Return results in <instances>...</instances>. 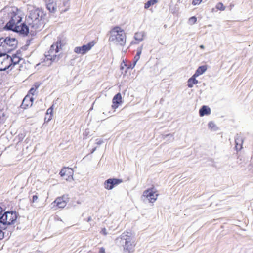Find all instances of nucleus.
Segmentation results:
<instances>
[{
  "instance_id": "nucleus-1",
  "label": "nucleus",
  "mask_w": 253,
  "mask_h": 253,
  "mask_svg": "<svg viewBox=\"0 0 253 253\" xmlns=\"http://www.w3.org/2000/svg\"><path fill=\"white\" fill-rule=\"evenodd\" d=\"M45 14L43 11L39 8L30 11L25 21L14 26L10 31L18 33L23 36H27L29 33V26L34 29H40L44 24Z\"/></svg>"
},
{
  "instance_id": "nucleus-2",
  "label": "nucleus",
  "mask_w": 253,
  "mask_h": 253,
  "mask_svg": "<svg viewBox=\"0 0 253 253\" xmlns=\"http://www.w3.org/2000/svg\"><path fill=\"white\" fill-rule=\"evenodd\" d=\"M115 242L119 246L123 247L125 253L133 252L135 247V239L131 232H125L115 240Z\"/></svg>"
},
{
  "instance_id": "nucleus-3",
  "label": "nucleus",
  "mask_w": 253,
  "mask_h": 253,
  "mask_svg": "<svg viewBox=\"0 0 253 253\" xmlns=\"http://www.w3.org/2000/svg\"><path fill=\"white\" fill-rule=\"evenodd\" d=\"M4 12L7 11L10 19L4 27V29L7 31L13 30L14 26L20 24L22 20L23 13L16 7L5 8Z\"/></svg>"
},
{
  "instance_id": "nucleus-4",
  "label": "nucleus",
  "mask_w": 253,
  "mask_h": 253,
  "mask_svg": "<svg viewBox=\"0 0 253 253\" xmlns=\"http://www.w3.org/2000/svg\"><path fill=\"white\" fill-rule=\"evenodd\" d=\"M109 42L116 45L124 46L126 42V36L124 30L119 26L113 27L109 32Z\"/></svg>"
},
{
  "instance_id": "nucleus-5",
  "label": "nucleus",
  "mask_w": 253,
  "mask_h": 253,
  "mask_svg": "<svg viewBox=\"0 0 253 253\" xmlns=\"http://www.w3.org/2000/svg\"><path fill=\"white\" fill-rule=\"evenodd\" d=\"M20 60L16 54H13L12 57L6 53L0 54V71H6L11 66H14L19 63Z\"/></svg>"
},
{
  "instance_id": "nucleus-6",
  "label": "nucleus",
  "mask_w": 253,
  "mask_h": 253,
  "mask_svg": "<svg viewBox=\"0 0 253 253\" xmlns=\"http://www.w3.org/2000/svg\"><path fill=\"white\" fill-rule=\"evenodd\" d=\"M17 218V213L15 211H6L0 216V228L6 230L7 226L14 223Z\"/></svg>"
},
{
  "instance_id": "nucleus-7",
  "label": "nucleus",
  "mask_w": 253,
  "mask_h": 253,
  "mask_svg": "<svg viewBox=\"0 0 253 253\" xmlns=\"http://www.w3.org/2000/svg\"><path fill=\"white\" fill-rule=\"evenodd\" d=\"M61 41L60 40L58 39L56 42L55 43H53L51 46L50 50L49 51V53L50 54L48 55H45V57L47 59V60H49L51 62L58 61L59 58V55H52L51 54L53 53L54 51H55V53H58L59 51V49L61 48Z\"/></svg>"
},
{
  "instance_id": "nucleus-8",
  "label": "nucleus",
  "mask_w": 253,
  "mask_h": 253,
  "mask_svg": "<svg viewBox=\"0 0 253 253\" xmlns=\"http://www.w3.org/2000/svg\"><path fill=\"white\" fill-rule=\"evenodd\" d=\"M156 192L157 190L154 186L148 188L143 191L142 199L144 200L143 198H145L147 199L149 202L154 203L156 201L159 195Z\"/></svg>"
},
{
  "instance_id": "nucleus-9",
  "label": "nucleus",
  "mask_w": 253,
  "mask_h": 253,
  "mask_svg": "<svg viewBox=\"0 0 253 253\" xmlns=\"http://www.w3.org/2000/svg\"><path fill=\"white\" fill-rule=\"evenodd\" d=\"M123 182L122 179L112 178L106 180L104 182V187L107 190H111L115 186Z\"/></svg>"
},
{
  "instance_id": "nucleus-10",
  "label": "nucleus",
  "mask_w": 253,
  "mask_h": 253,
  "mask_svg": "<svg viewBox=\"0 0 253 253\" xmlns=\"http://www.w3.org/2000/svg\"><path fill=\"white\" fill-rule=\"evenodd\" d=\"M94 45V43L93 41L89 42L86 44L75 47L74 49V52L77 54H81L82 55L85 54L91 49Z\"/></svg>"
},
{
  "instance_id": "nucleus-11",
  "label": "nucleus",
  "mask_w": 253,
  "mask_h": 253,
  "mask_svg": "<svg viewBox=\"0 0 253 253\" xmlns=\"http://www.w3.org/2000/svg\"><path fill=\"white\" fill-rule=\"evenodd\" d=\"M3 44L4 45V48H7V46L11 47V49H7V52H9L17 46V41L15 38L7 37L3 40Z\"/></svg>"
},
{
  "instance_id": "nucleus-12",
  "label": "nucleus",
  "mask_w": 253,
  "mask_h": 253,
  "mask_svg": "<svg viewBox=\"0 0 253 253\" xmlns=\"http://www.w3.org/2000/svg\"><path fill=\"white\" fill-rule=\"evenodd\" d=\"M122 95L120 93H117L113 98L112 99V108L114 110L113 112L115 111V109H117L118 106L122 103Z\"/></svg>"
},
{
  "instance_id": "nucleus-13",
  "label": "nucleus",
  "mask_w": 253,
  "mask_h": 253,
  "mask_svg": "<svg viewBox=\"0 0 253 253\" xmlns=\"http://www.w3.org/2000/svg\"><path fill=\"white\" fill-rule=\"evenodd\" d=\"M243 142V140L242 138L238 134H237L235 136V149L237 152L240 151L242 148Z\"/></svg>"
},
{
  "instance_id": "nucleus-14",
  "label": "nucleus",
  "mask_w": 253,
  "mask_h": 253,
  "mask_svg": "<svg viewBox=\"0 0 253 253\" xmlns=\"http://www.w3.org/2000/svg\"><path fill=\"white\" fill-rule=\"evenodd\" d=\"M199 113L201 117L209 115L211 113V109L208 106L203 105L200 109Z\"/></svg>"
},
{
  "instance_id": "nucleus-15",
  "label": "nucleus",
  "mask_w": 253,
  "mask_h": 253,
  "mask_svg": "<svg viewBox=\"0 0 253 253\" xmlns=\"http://www.w3.org/2000/svg\"><path fill=\"white\" fill-rule=\"evenodd\" d=\"M63 197H58L54 202V203L56 204V205L59 208H63L66 205V202L63 199Z\"/></svg>"
},
{
  "instance_id": "nucleus-16",
  "label": "nucleus",
  "mask_w": 253,
  "mask_h": 253,
  "mask_svg": "<svg viewBox=\"0 0 253 253\" xmlns=\"http://www.w3.org/2000/svg\"><path fill=\"white\" fill-rule=\"evenodd\" d=\"M49 2L47 3L46 8L47 9L52 13H54L57 9L56 3L54 1H48Z\"/></svg>"
},
{
  "instance_id": "nucleus-17",
  "label": "nucleus",
  "mask_w": 253,
  "mask_h": 253,
  "mask_svg": "<svg viewBox=\"0 0 253 253\" xmlns=\"http://www.w3.org/2000/svg\"><path fill=\"white\" fill-rule=\"evenodd\" d=\"M196 78L197 77L193 74V75L188 80L187 86L188 87L192 88L194 84H198V80H196Z\"/></svg>"
},
{
  "instance_id": "nucleus-18",
  "label": "nucleus",
  "mask_w": 253,
  "mask_h": 253,
  "mask_svg": "<svg viewBox=\"0 0 253 253\" xmlns=\"http://www.w3.org/2000/svg\"><path fill=\"white\" fill-rule=\"evenodd\" d=\"M207 69L206 65L200 66L197 69L194 75L197 77L205 73Z\"/></svg>"
},
{
  "instance_id": "nucleus-19",
  "label": "nucleus",
  "mask_w": 253,
  "mask_h": 253,
  "mask_svg": "<svg viewBox=\"0 0 253 253\" xmlns=\"http://www.w3.org/2000/svg\"><path fill=\"white\" fill-rule=\"evenodd\" d=\"M72 170L71 169L63 168L61 170V171L60 172V175L62 177H64L66 176L69 177L70 176H72L71 175L72 172L70 171Z\"/></svg>"
},
{
  "instance_id": "nucleus-20",
  "label": "nucleus",
  "mask_w": 253,
  "mask_h": 253,
  "mask_svg": "<svg viewBox=\"0 0 253 253\" xmlns=\"http://www.w3.org/2000/svg\"><path fill=\"white\" fill-rule=\"evenodd\" d=\"M178 2V1H177L176 3L174 4L172 2V1H171V3L169 5L170 10L173 14H175V13H177L179 10V7L178 4L177 3Z\"/></svg>"
},
{
  "instance_id": "nucleus-21",
  "label": "nucleus",
  "mask_w": 253,
  "mask_h": 253,
  "mask_svg": "<svg viewBox=\"0 0 253 253\" xmlns=\"http://www.w3.org/2000/svg\"><path fill=\"white\" fill-rule=\"evenodd\" d=\"M29 101H30V96L27 95L23 99L22 104L20 105L21 108L24 109H26L28 106H29Z\"/></svg>"
},
{
  "instance_id": "nucleus-22",
  "label": "nucleus",
  "mask_w": 253,
  "mask_h": 253,
  "mask_svg": "<svg viewBox=\"0 0 253 253\" xmlns=\"http://www.w3.org/2000/svg\"><path fill=\"white\" fill-rule=\"evenodd\" d=\"M208 127L211 131H217L219 129V127L215 125L214 122L210 121L208 123Z\"/></svg>"
},
{
  "instance_id": "nucleus-23",
  "label": "nucleus",
  "mask_w": 253,
  "mask_h": 253,
  "mask_svg": "<svg viewBox=\"0 0 253 253\" xmlns=\"http://www.w3.org/2000/svg\"><path fill=\"white\" fill-rule=\"evenodd\" d=\"M144 37V33L143 32H138L135 33L134 38L135 40L138 42L143 41Z\"/></svg>"
},
{
  "instance_id": "nucleus-24",
  "label": "nucleus",
  "mask_w": 253,
  "mask_h": 253,
  "mask_svg": "<svg viewBox=\"0 0 253 253\" xmlns=\"http://www.w3.org/2000/svg\"><path fill=\"white\" fill-rule=\"evenodd\" d=\"M225 9V6L223 5V3L221 2H219L216 5L215 8H213L211 9V11L214 12L215 11H217L218 10L223 11Z\"/></svg>"
},
{
  "instance_id": "nucleus-25",
  "label": "nucleus",
  "mask_w": 253,
  "mask_h": 253,
  "mask_svg": "<svg viewBox=\"0 0 253 253\" xmlns=\"http://www.w3.org/2000/svg\"><path fill=\"white\" fill-rule=\"evenodd\" d=\"M158 1H147V2L145 4V9H148L151 5H153L156 4Z\"/></svg>"
},
{
  "instance_id": "nucleus-26",
  "label": "nucleus",
  "mask_w": 253,
  "mask_h": 253,
  "mask_svg": "<svg viewBox=\"0 0 253 253\" xmlns=\"http://www.w3.org/2000/svg\"><path fill=\"white\" fill-rule=\"evenodd\" d=\"M53 105L51 106L50 108H49L47 111H46V114L48 115L50 114L49 117L48 119V121H49L51 119L52 116V113H53Z\"/></svg>"
},
{
  "instance_id": "nucleus-27",
  "label": "nucleus",
  "mask_w": 253,
  "mask_h": 253,
  "mask_svg": "<svg viewBox=\"0 0 253 253\" xmlns=\"http://www.w3.org/2000/svg\"><path fill=\"white\" fill-rule=\"evenodd\" d=\"M197 21V18L196 16H192L190 18H189L188 20V23L190 25H193L195 24Z\"/></svg>"
},
{
  "instance_id": "nucleus-28",
  "label": "nucleus",
  "mask_w": 253,
  "mask_h": 253,
  "mask_svg": "<svg viewBox=\"0 0 253 253\" xmlns=\"http://www.w3.org/2000/svg\"><path fill=\"white\" fill-rule=\"evenodd\" d=\"M163 138L164 139H166L167 138H169L170 140V141L172 140L173 139V135L170 134V133H169V134H166V135H163Z\"/></svg>"
},
{
  "instance_id": "nucleus-29",
  "label": "nucleus",
  "mask_w": 253,
  "mask_h": 253,
  "mask_svg": "<svg viewBox=\"0 0 253 253\" xmlns=\"http://www.w3.org/2000/svg\"><path fill=\"white\" fill-rule=\"evenodd\" d=\"M142 49H143V46L141 45L140 47H138L137 49V53L135 55L140 57V55L142 53Z\"/></svg>"
},
{
  "instance_id": "nucleus-30",
  "label": "nucleus",
  "mask_w": 253,
  "mask_h": 253,
  "mask_svg": "<svg viewBox=\"0 0 253 253\" xmlns=\"http://www.w3.org/2000/svg\"><path fill=\"white\" fill-rule=\"evenodd\" d=\"M124 65L127 67V69H132L134 68L135 64L134 63H130L129 64H126L125 62H124Z\"/></svg>"
},
{
  "instance_id": "nucleus-31",
  "label": "nucleus",
  "mask_w": 253,
  "mask_h": 253,
  "mask_svg": "<svg viewBox=\"0 0 253 253\" xmlns=\"http://www.w3.org/2000/svg\"><path fill=\"white\" fill-rule=\"evenodd\" d=\"M2 230V229L0 228V240H1L4 238L5 232H3Z\"/></svg>"
},
{
  "instance_id": "nucleus-32",
  "label": "nucleus",
  "mask_w": 253,
  "mask_h": 253,
  "mask_svg": "<svg viewBox=\"0 0 253 253\" xmlns=\"http://www.w3.org/2000/svg\"><path fill=\"white\" fill-rule=\"evenodd\" d=\"M101 234H103L104 235H107V231H106V229L105 228H103L101 229L100 232Z\"/></svg>"
},
{
  "instance_id": "nucleus-33",
  "label": "nucleus",
  "mask_w": 253,
  "mask_h": 253,
  "mask_svg": "<svg viewBox=\"0 0 253 253\" xmlns=\"http://www.w3.org/2000/svg\"><path fill=\"white\" fill-rule=\"evenodd\" d=\"M139 59H140V57L139 56H137L135 55L134 56V58L133 63H134V64L136 65V63L139 60Z\"/></svg>"
},
{
  "instance_id": "nucleus-34",
  "label": "nucleus",
  "mask_w": 253,
  "mask_h": 253,
  "mask_svg": "<svg viewBox=\"0 0 253 253\" xmlns=\"http://www.w3.org/2000/svg\"><path fill=\"white\" fill-rule=\"evenodd\" d=\"M139 59H140V57L139 56H137L135 55L134 56V58L133 63H134V64L136 65V63L139 60Z\"/></svg>"
},
{
  "instance_id": "nucleus-35",
  "label": "nucleus",
  "mask_w": 253,
  "mask_h": 253,
  "mask_svg": "<svg viewBox=\"0 0 253 253\" xmlns=\"http://www.w3.org/2000/svg\"><path fill=\"white\" fill-rule=\"evenodd\" d=\"M35 90H36V89H35V88H34V87H31V89L29 90V92H28V93H29V94H32V95H34V92H35Z\"/></svg>"
},
{
  "instance_id": "nucleus-36",
  "label": "nucleus",
  "mask_w": 253,
  "mask_h": 253,
  "mask_svg": "<svg viewBox=\"0 0 253 253\" xmlns=\"http://www.w3.org/2000/svg\"><path fill=\"white\" fill-rule=\"evenodd\" d=\"M202 1H192V4L193 5H199Z\"/></svg>"
},
{
  "instance_id": "nucleus-37",
  "label": "nucleus",
  "mask_w": 253,
  "mask_h": 253,
  "mask_svg": "<svg viewBox=\"0 0 253 253\" xmlns=\"http://www.w3.org/2000/svg\"><path fill=\"white\" fill-rule=\"evenodd\" d=\"M4 38H0V47H1L2 48H4V45L3 44V40Z\"/></svg>"
},
{
  "instance_id": "nucleus-38",
  "label": "nucleus",
  "mask_w": 253,
  "mask_h": 253,
  "mask_svg": "<svg viewBox=\"0 0 253 253\" xmlns=\"http://www.w3.org/2000/svg\"><path fill=\"white\" fill-rule=\"evenodd\" d=\"M38 198V197L37 195H33L32 197V203L35 202L37 200Z\"/></svg>"
},
{
  "instance_id": "nucleus-39",
  "label": "nucleus",
  "mask_w": 253,
  "mask_h": 253,
  "mask_svg": "<svg viewBox=\"0 0 253 253\" xmlns=\"http://www.w3.org/2000/svg\"><path fill=\"white\" fill-rule=\"evenodd\" d=\"M96 144H97L98 145H100L103 143V141L101 139H96Z\"/></svg>"
},
{
  "instance_id": "nucleus-40",
  "label": "nucleus",
  "mask_w": 253,
  "mask_h": 253,
  "mask_svg": "<svg viewBox=\"0 0 253 253\" xmlns=\"http://www.w3.org/2000/svg\"><path fill=\"white\" fill-rule=\"evenodd\" d=\"M30 101H29V106H31L32 105L33 102L34 101V98L33 97H30Z\"/></svg>"
},
{
  "instance_id": "nucleus-41",
  "label": "nucleus",
  "mask_w": 253,
  "mask_h": 253,
  "mask_svg": "<svg viewBox=\"0 0 253 253\" xmlns=\"http://www.w3.org/2000/svg\"><path fill=\"white\" fill-rule=\"evenodd\" d=\"M99 252V253H105V249L103 247L100 248Z\"/></svg>"
},
{
  "instance_id": "nucleus-42",
  "label": "nucleus",
  "mask_w": 253,
  "mask_h": 253,
  "mask_svg": "<svg viewBox=\"0 0 253 253\" xmlns=\"http://www.w3.org/2000/svg\"><path fill=\"white\" fill-rule=\"evenodd\" d=\"M34 87L35 88V89H36H36H38V88L39 87V84H34Z\"/></svg>"
},
{
  "instance_id": "nucleus-43",
  "label": "nucleus",
  "mask_w": 253,
  "mask_h": 253,
  "mask_svg": "<svg viewBox=\"0 0 253 253\" xmlns=\"http://www.w3.org/2000/svg\"><path fill=\"white\" fill-rule=\"evenodd\" d=\"M3 211V208L1 206H0V215L1 214L2 215V213Z\"/></svg>"
},
{
  "instance_id": "nucleus-44",
  "label": "nucleus",
  "mask_w": 253,
  "mask_h": 253,
  "mask_svg": "<svg viewBox=\"0 0 253 253\" xmlns=\"http://www.w3.org/2000/svg\"><path fill=\"white\" fill-rule=\"evenodd\" d=\"M91 220H92V218H91V216H89V217H88V218L87 219L86 221H87V222H90V221H91Z\"/></svg>"
},
{
  "instance_id": "nucleus-45",
  "label": "nucleus",
  "mask_w": 253,
  "mask_h": 253,
  "mask_svg": "<svg viewBox=\"0 0 253 253\" xmlns=\"http://www.w3.org/2000/svg\"><path fill=\"white\" fill-rule=\"evenodd\" d=\"M96 150V147H94L93 148L91 151V154H92L93 153H94V152Z\"/></svg>"
},
{
  "instance_id": "nucleus-46",
  "label": "nucleus",
  "mask_w": 253,
  "mask_h": 253,
  "mask_svg": "<svg viewBox=\"0 0 253 253\" xmlns=\"http://www.w3.org/2000/svg\"><path fill=\"white\" fill-rule=\"evenodd\" d=\"M199 47H200L201 49H204L205 46H204L203 45H200Z\"/></svg>"
},
{
  "instance_id": "nucleus-47",
  "label": "nucleus",
  "mask_w": 253,
  "mask_h": 253,
  "mask_svg": "<svg viewBox=\"0 0 253 253\" xmlns=\"http://www.w3.org/2000/svg\"><path fill=\"white\" fill-rule=\"evenodd\" d=\"M5 65H6L5 64H3V65H2L0 66V67H1V66H2V67H5Z\"/></svg>"
},
{
  "instance_id": "nucleus-48",
  "label": "nucleus",
  "mask_w": 253,
  "mask_h": 253,
  "mask_svg": "<svg viewBox=\"0 0 253 253\" xmlns=\"http://www.w3.org/2000/svg\"><path fill=\"white\" fill-rule=\"evenodd\" d=\"M123 64L122 63L121 65V69H123Z\"/></svg>"
},
{
  "instance_id": "nucleus-49",
  "label": "nucleus",
  "mask_w": 253,
  "mask_h": 253,
  "mask_svg": "<svg viewBox=\"0 0 253 253\" xmlns=\"http://www.w3.org/2000/svg\"><path fill=\"white\" fill-rule=\"evenodd\" d=\"M29 43H30V41L28 42V41H27V44L29 45Z\"/></svg>"
},
{
  "instance_id": "nucleus-50",
  "label": "nucleus",
  "mask_w": 253,
  "mask_h": 253,
  "mask_svg": "<svg viewBox=\"0 0 253 253\" xmlns=\"http://www.w3.org/2000/svg\"><path fill=\"white\" fill-rule=\"evenodd\" d=\"M29 43H30V41L28 42V41H27V44L29 45Z\"/></svg>"
}]
</instances>
